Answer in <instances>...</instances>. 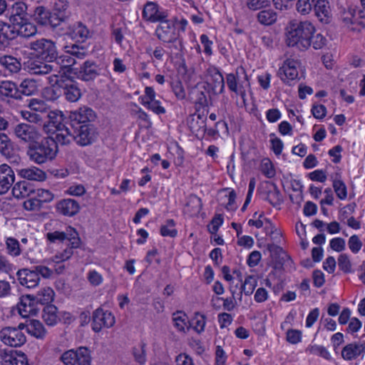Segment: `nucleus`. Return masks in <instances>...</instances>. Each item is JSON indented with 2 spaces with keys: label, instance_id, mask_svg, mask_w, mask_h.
<instances>
[{
  "label": "nucleus",
  "instance_id": "obj_1",
  "mask_svg": "<svg viewBox=\"0 0 365 365\" xmlns=\"http://www.w3.org/2000/svg\"><path fill=\"white\" fill-rule=\"evenodd\" d=\"M315 31L314 26L309 21H291L287 34V43L302 51L307 50L311 46V38Z\"/></svg>",
  "mask_w": 365,
  "mask_h": 365
},
{
  "label": "nucleus",
  "instance_id": "obj_2",
  "mask_svg": "<svg viewBox=\"0 0 365 365\" xmlns=\"http://www.w3.org/2000/svg\"><path fill=\"white\" fill-rule=\"evenodd\" d=\"M58 152V147L56 146L53 137L48 136L39 141L35 140L29 143L27 155L31 161L37 164H43L53 160Z\"/></svg>",
  "mask_w": 365,
  "mask_h": 365
},
{
  "label": "nucleus",
  "instance_id": "obj_3",
  "mask_svg": "<svg viewBox=\"0 0 365 365\" xmlns=\"http://www.w3.org/2000/svg\"><path fill=\"white\" fill-rule=\"evenodd\" d=\"M53 83L52 91L55 98L63 96L67 101L74 103L81 97L78 83L71 76H51L48 78Z\"/></svg>",
  "mask_w": 365,
  "mask_h": 365
},
{
  "label": "nucleus",
  "instance_id": "obj_4",
  "mask_svg": "<svg viewBox=\"0 0 365 365\" xmlns=\"http://www.w3.org/2000/svg\"><path fill=\"white\" fill-rule=\"evenodd\" d=\"M29 48L32 54L47 62L54 61L58 56L56 43L50 39L42 38L31 41Z\"/></svg>",
  "mask_w": 365,
  "mask_h": 365
},
{
  "label": "nucleus",
  "instance_id": "obj_5",
  "mask_svg": "<svg viewBox=\"0 0 365 365\" xmlns=\"http://www.w3.org/2000/svg\"><path fill=\"white\" fill-rule=\"evenodd\" d=\"M67 130L72 135L73 140L80 146L91 145L98 137V133L92 124H83L76 128L71 127Z\"/></svg>",
  "mask_w": 365,
  "mask_h": 365
},
{
  "label": "nucleus",
  "instance_id": "obj_6",
  "mask_svg": "<svg viewBox=\"0 0 365 365\" xmlns=\"http://www.w3.org/2000/svg\"><path fill=\"white\" fill-rule=\"evenodd\" d=\"M60 359L64 365H91V351L86 346L68 350Z\"/></svg>",
  "mask_w": 365,
  "mask_h": 365
},
{
  "label": "nucleus",
  "instance_id": "obj_7",
  "mask_svg": "<svg viewBox=\"0 0 365 365\" xmlns=\"http://www.w3.org/2000/svg\"><path fill=\"white\" fill-rule=\"evenodd\" d=\"M96 118V112L91 108L83 106L71 111L68 115V125L76 127L83 124H91Z\"/></svg>",
  "mask_w": 365,
  "mask_h": 365
},
{
  "label": "nucleus",
  "instance_id": "obj_8",
  "mask_svg": "<svg viewBox=\"0 0 365 365\" xmlns=\"http://www.w3.org/2000/svg\"><path fill=\"white\" fill-rule=\"evenodd\" d=\"M46 238L51 243L63 242L67 240L73 247H78L81 242L78 232L71 227H67L65 231L48 232Z\"/></svg>",
  "mask_w": 365,
  "mask_h": 365
},
{
  "label": "nucleus",
  "instance_id": "obj_9",
  "mask_svg": "<svg viewBox=\"0 0 365 365\" xmlns=\"http://www.w3.org/2000/svg\"><path fill=\"white\" fill-rule=\"evenodd\" d=\"M0 339L6 345L17 347L23 345L26 339L24 334L16 327H4L0 331Z\"/></svg>",
  "mask_w": 365,
  "mask_h": 365
},
{
  "label": "nucleus",
  "instance_id": "obj_10",
  "mask_svg": "<svg viewBox=\"0 0 365 365\" xmlns=\"http://www.w3.org/2000/svg\"><path fill=\"white\" fill-rule=\"evenodd\" d=\"M64 115L60 110H48L45 115L43 130L46 133H55L68 125V121L63 123Z\"/></svg>",
  "mask_w": 365,
  "mask_h": 365
},
{
  "label": "nucleus",
  "instance_id": "obj_11",
  "mask_svg": "<svg viewBox=\"0 0 365 365\" xmlns=\"http://www.w3.org/2000/svg\"><path fill=\"white\" fill-rule=\"evenodd\" d=\"M33 17L34 21L40 26H49L53 30L60 26L53 13L45 6H36L34 11Z\"/></svg>",
  "mask_w": 365,
  "mask_h": 365
},
{
  "label": "nucleus",
  "instance_id": "obj_12",
  "mask_svg": "<svg viewBox=\"0 0 365 365\" xmlns=\"http://www.w3.org/2000/svg\"><path fill=\"white\" fill-rule=\"evenodd\" d=\"M92 328L98 332L103 327H111L114 324V316L110 312L103 311V309H96L93 314Z\"/></svg>",
  "mask_w": 365,
  "mask_h": 365
},
{
  "label": "nucleus",
  "instance_id": "obj_13",
  "mask_svg": "<svg viewBox=\"0 0 365 365\" xmlns=\"http://www.w3.org/2000/svg\"><path fill=\"white\" fill-rule=\"evenodd\" d=\"M158 22L160 24L156 27L155 34L163 43L170 41L172 39L175 40V36L180 34L176 31L175 25L167 18Z\"/></svg>",
  "mask_w": 365,
  "mask_h": 365
},
{
  "label": "nucleus",
  "instance_id": "obj_14",
  "mask_svg": "<svg viewBox=\"0 0 365 365\" xmlns=\"http://www.w3.org/2000/svg\"><path fill=\"white\" fill-rule=\"evenodd\" d=\"M168 16L167 11L160 8L155 2L148 1L143 10V18L150 22L155 23Z\"/></svg>",
  "mask_w": 365,
  "mask_h": 365
},
{
  "label": "nucleus",
  "instance_id": "obj_15",
  "mask_svg": "<svg viewBox=\"0 0 365 365\" xmlns=\"http://www.w3.org/2000/svg\"><path fill=\"white\" fill-rule=\"evenodd\" d=\"M74 74L83 81H93L100 74V68L94 61H86L75 71Z\"/></svg>",
  "mask_w": 365,
  "mask_h": 365
},
{
  "label": "nucleus",
  "instance_id": "obj_16",
  "mask_svg": "<svg viewBox=\"0 0 365 365\" xmlns=\"http://www.w3.org/2000/svg\"><path fill=\"white\" fill-rule=\"evenodd\" d=\"M299 62L296 60L288 58L279 70V75L282 81L284 83H289V81H294L298 77L297 66Z\"/></svg>",
  "mask_w": 365,
  "mask_h": 365
},
{
  "label": "nucleus",
  "instance_id": "obj_17",
  "mask_svg": "<svg viewBox=\"0 0 365 365\" xmlns=\"http://www.w3.org/2000/svg\"><path fill=\"white\" fill-rule=\"evenodd\" d=\"M0 153L5 156L11 163H18L20 157L16 153L13 143L5 133H0Z\"/></svg>",
  "mask_w": 365,
  "mask_h": 365
},
{
  "label": "nucleus",
  "instance_id": "obj_18",
  "mask_svg": "<svg viewBox=\"0 0 365 365\" xmlns=\"http://www.w3.org/2000/svg\"><path fill=\"white\" fill-rule=\"evenodd\" d=\"M14 133L19 139L29 143L34 142L38 136L36 128L27 123L16 125L14 128Z\"/></svg>",
  "mask_w": 365,
  "mask_h": 365
},
{
  "label": "nucleus",
  "instance_id": "obj_19",
  "mask_svg": "<svg viewBox=\"0 0 365 365\" xmlns=\"http://www.w3.org/2000/svg\"><path fill=\"white\" fill-rule=\"evenodd\" d=\"M56 63L59 65L60 70L58 76H71L70 75L73 73L77 68H73V66L76 63L75 58L70 56V54L66 50L65 54L60 56H57Z\"/></svg>",
  "mask_w": 365,
  "mask_h": 365
},
{
  "label": "nucleus",
  "instance_id": "obj_20",
  "mask_svg": "<svg viewBox=\"0 0 365 365\" xmlns=\"http://www.w3.org/2000/svg\"><path fill=\"white\" fill-rule=\"evenodd\" d=\"M53 14L56 18L59 25L65 23L71 16L69 2L68 0H53Z\"/></svg>",
  "mask_w": 365,
  "mask_h": 365
},
{
  "label": "nucleus",
  "instance_id": "obj_21",
  "mask_svg": "<svg viewBox=\"0 0 365 365\" xmlns=\"http://www.w3.org/2000/svg\"><path fill=\"white\" fill-rule=\"evenodd\" d=\"M17 37L14 23L7 24L0 21V49L5 48L11 41Z\"/></svg>",
  "mask_w": 365,
  "mask_h": 365
},
{
  "label": "nucleus",
  "instance_id": "obj_22",
  "mask_svg": "<svg viewBox=\"0 0 365 365\" xmlns=\"http://www.w3.org/2000/svg\"><path fill=\"white\" fill-rule=\"evenodd\" d=\"M16 276L19 283L27 288L36 287L40 281V277H38L37 272L35 270L30 269H19Z\"/></svg>",
  "mask_w": 365,
  "mask_h": 365
},
{
  "label": "nucleus",
  "instance_id": "obj_23",
  "mask_svg": "<svg viewBox=\"0 0 365 365\" xmlns=\"http://www.w3.org/2000/svg\"><path fill=\"white\" fill-rule=\"evenodd\" d=\"M15 180L13 170L6 164L0 165V195L5 194Z\"/></svg>",
  "mask_w": 365,
  "mask_h": 365
},
{
  "label": "nucleus",
  "instance_id": "obj_24",
  "mask_svg": "<svg viewBox=\"0 0 365 365\" xmlns=\"http://www.w3.org/2000/svg\"><path fill=\"white\" fill-rule=\"evenodd\" d=\"M36 304L34 295L27 294L22 296L17 304L19 313L23 317L36 315L37 314V309L35 308Z\"/></svg>",
  "mask_w": 365,
  "mask_h": 365
},
{
  "label": "nucleus",
  "instance_id": "obj_25",
  "mask_svg": "<svg viewBox=\"0 0 365 365\" xmlns=\"http://www.w3.org/2000/svg\"><path fill=\"white\" fill-rule=\"evenodd\" d=\"M66 34L77 42H84L90 36L89 30L80 21L69 26Z\"/></svg>",
  "mask_w": 365,
  "mask_h": 365
},
{
  "label": "nucleus",
  "instance_id": "obj_26",
  "mask_svg": "<svg viewBox=\"0 0 365 365\" xmlns=\"http://www.w3.org/2000/svg\"><path fill=\"white\" fill-rule=\"evenodd\" d=\"M314 9L315 15L317 16L319 21L325 24H327L331 22L332 19V14L329 2L328 1H316L314 6Z\"/></svg>",
  "mask_w": 365,
  "mask_h": 365
},
{
  "label": "nucleus",
  "instance_id": "obj_27",
  "mask_svg": "<svg viewBox=\"0 0 365 365\" xmlns=\"http://www.w3.org/2000/svg\"><path fill=\"white\" fill-rule=\"evenodd\" d=\"M1 365H28L27 357L22 353L18 356L11 351L0 348Z\"/></svg>",
  "mask_w": 365,
  "mask_h": 365
},
{
  "label": "nucleus",
  "instance_id": "obj_28",
  "mask_svg": "<svg viewBox=\"0 0 365 365\" xmlns=\"http://www.w3.org/2000/svg\"><path fill=\"white\" fill-rule=\"evenodd\" d=\"M56 210L65 216L71 217L78 212L80 206L76 200L68 198L60 200L56 204Z\"/></svg>",
  "mask_w": 365,
  "mask_h": 365
},
{
  "label": "nucleus",
  "instance_id": "obj_29",
  "mask_svg": "<svg viewBox=\"0 0 365 365\" xmlns=\"http://www.w3.org/2000/svg\"><path fill=\"white\" fill-rule=\"evenodd\" d=\"M13 23L16 26L17 36L29 38L34 36L37 32L36 26L29 22L26 18L19 21L14 19Z\"/></svg>",
  "mask_w": 365,
  "mask_h": 365
},
{
  "label": "nucleus",
  "instance_id": "obj_30",
  "mask_svg": "<svg viewBox=\"0 0 365 365\" xmlns=\"http://www.w3.org/2000/svg\"><path fill=\"white\" fill-rule=\"evenodd\" d=\"M0 97L1 100L6 98L19 100L18 85L11 81H3L0 83Z\"/></svg>",
  "mask_w": 365,
  "mask_h": 365
},
{
  "label": "nucleus",
  "instance_id": "obj_31",
  "mask_svg": "<svg viewBox=\"0 0 365 365\" xmlns=\"http://www.w3.org/2000/svg\"><path fill=\"white\" fill-rule=\"evenodd\" d=\"M362 353H365L364 344L351 343L342 349L341 356L346 361H351L356 359Z\"/></svg>",
  "mask_w": 365,
  "mask_h": 365
},
{
  "label": "nucleus",
  "instance_id": "obj_32",
  "mask_svg": "<svg viewBox=\"0 0 365 365\" xmlns=\"http://www.w3.org/2000/svg\"><path fill=\"white\" fill-rule=\"evenodd\" d=\"M26 329L29 334L38 339H43L46 335V329L38 320H29L26 325Z\"/></svg>",
  "mask_w": 365,
  "mask_h": 365
},
{
  "label": "nucleus",
  "instance_id": "obj_33",
  "mask_svg": "<svg viewBox=\"0 0 365 365\" xmlns=\"http://www.w3.org/2000/svg\"><path fill=\"white\" fill-rule=\"evenodd\" d=\"M202 207V200L196 195H190L187 198L185 212L190 216H195L200 213Z\"/></svg>",
  "mask_w": 365,
  "mask_h": 365
},
{
  "label": "nucleus",
  "instance_id": "obj_34",
  "mask_svg": "<svg viewBox=\"0 0 365 365\" xmlns=\"http://www.w3.org/2000/svg\"><path fill=\"white\" fill-rule=\"evenodd\" d=\"M26 4L22 1H17L11 5L10 9V16L9 21L13 23L14 19H16L18 21L24 19H26Z\"/></svg>",
  "mask_w": 365,
  "mask_h": 365
},
{
  "label": "nucleus",
  "instance_id": "obj_35",
  "mask_svg": "<svg viewBox=\"0 0 365 365\" xmlns=\"http://www.w3.org/2000/svg\"><path fill=\"white\" fill-rule=\"evenodd\" d=\"M34 192L35 190L33 189L30 183L25 180L16 183L12 189L13 195L16 198H24Z\"/></svg>",
  "mask_w": 365,
  "mask_h": 365
},
{
  "label": "nucleus",
  "instance_id": "obj_36",
  "mask_svg": "<svg viewBox=\"0 0 365 365\" xmlns=\"http://www.w3.org/2000/svg\"><path fill=\"white\" fill-rule=\"evenodd\" d=\"M0 64L11 73H16L21 68V62L11 56H0Z\"/></svg>",
  "mask_w": 365,
  "mask_h": 365
},
{
  "label": "nucleus",
  "instance_id": "obj_37",
  "mask_svg": "<svg viewBox=\"0 0 365 365\" xmlns=\"http://www.w3.org/2000/svg\"><path fill=\"white\" fill-rule=\"evenodd\" d=\"M29 72L34 75H46L53 70V66L45 62L31 61L28 62Z\"/></svg>",
  "mask_w": 365,
  "mask_h": 365
},
{
  "label": "nucleus",
  "instance_id": "obj_38",
  "mask_svg": "<svg viewBox=\"0 0 365 365\" xmlns=\"http://www.w3.org/2000/svg\"><path fill=\"white\" fill-rule=\"evenodd\" d=\"M226 82L230 91L239 95L243 100H245L247 87L244 86V84H242V87H241V84H238V81H237V78H235L233 73L227 74Z\"/></svg>",
  "mask_w": 365,
  "mask_h": 365
},
{
  "label": "nucleus",
  "instance_id": "obj_39",
  "mask_svg": "<svg viewBox=\"0 0 365 365\" xmlns=\"http://www.w3.org/2000/svg\"><path fill=\"white\" fill-rule=\"evenodd\" d=\"M19 175L29 180L43 181L46 179V173L36 167L21 169L19 170Z\"/></svg>",
  "mask_w": 365,
  "mask_h": 365
},
{
  "label": "nucleus",
  "instance_id": "obj_40",
  "mask_svg": "<svg viewBox=\"0 0 365 365\" xmlns=\"http://www.w3.org/2000/svg\"><path fill=\"white\" fill-rule=\"evenodd\" d=\"M42 318L48 326H54L59 320L57 315V307L53 304H48L43 307Z\"/></svg>",
  "mask_w": 365,
  "mask_h": 365
},
{
  "label": "nucleus",
  "instance_id": "obj_41",
  "mask_svg": "<svg viewBox=\"0 0 365 365\" xmlns=\"http://www.w3.org/2000/svg\"><path fill=\"white\" fill-rule=\"evenodd\" d=\"M19 93V100L22 99L23 96H29L34 95L37 91V86L35 81L31 79H24L18 86Z\"/></svg>",
  "mask_w": 365,
  "mask_h": 365
},
{
  "label": "nucleus",
  "instance_id": "obj_42",
  "mask_svg": "<svg viewBox=\"0 0 365 365\" xmlns=\"http://www.w3.org/2000/svg\"><path fill=\"white\" fill-rule=\"evenodd\" d=\"M54 292L51 287H44L34 296L36 303L48 305L53 300Z\"/></svg>",
  "mask_w": 365,
  "mask_h": 365
},
{
  "label": "nucleus",
  "instance_id": "obj_43",
  "mask_svg": "<svg viewBox=\"0 0 365 365\" xmlns=\"http://www.w3.org/2000/svg\"><path fill=\"white\" fill-rule=\"evenodd\" d=\"M209 73L211 76L212 89L215 90L219 88V93H222L225 89V81L222 73L216 68L210 69Z\"/></svg>",
  "mask_w": 365,
  "mask_h": 365
},
{
  "label": "nucleus",
  "instance_id": "obj_44",
  "mask_svg": "<svg viewBox=\"0 0 365 365\" xmlns=\"http://www.w3.org/2000/svg\"><path fill=\"white\" fill-rule=\"evenodd\" d=\"M165 43L168 44L167 48L169 51L167 52V54L169 56H172L173 55L177 56L183 49L182 39L180 38V34L175 36V40L172 39L170 41H165Z\"/></svg>",
  "mask_w": 365,
  "mask_h": 365
},
{
  "label": "nucleus",
  "instance_id": "obj_45",
  "mask_svg": "<svg viewBox=\"0 0 365 365\" xmlns=\"http://www.w3.org/2000/svg\"><path fill=\"white\" fill-rule=\"evenodd\" d=\"M277 18V13L273 10H262L257 14V19L261 24L272 25L274 24Z\"/></svg>",
  "mask_w": 365,
  "mask_h": 365
},
{
  "label": "nucleus",
  "instance_id": "obj_46",
  "mask_svg": "<svg viewBox=\"0 0 365 365\" xmlns=\"http://www.w3.org/2000/svg\"><path fill=\"white\" fill-rule=\"evenodd\" d=\"M67 128H71V126L67 125L62 130H56L58 133L56 134L55 137H53V140L55 141L56 146H58V144L64 145H68L71 143L73 136L68 133Z\"/></svg>",
  "mask_w": 365,
  "mask_h": 365
},
{
  "label": "nucleus",
  "instance_id": "obj_47",
  "mask_svg": "<svg viewBox=\"0 0 365 365\" xmlns=\"http://www.w3.org/2000/svg\"><path fill=\"white\" fill-rule=\"evenodd\" d=\"M145 346V343L141 342L138 346H136L133 349V354L135 358V361L140 365L145 364L146 361Z\"/></svg>",
  "mask_w": 365,
  "mask_h": 365
},
{
  "label": "nucleus",
  "instance_id": "obj_48",
  "mask_svg": "<svg viewBox=\"0 0 365 365\" xmlns=\"http://www.w3.org/2000/svg\"><path fill=\"white\" fill-rule=\"evenodd\" d=\"M175 222L173 220H168L165 225L160 227V232L163 237H175L178 230L175 228Z\"/></svg>",
  "mask_w": 365,
  "mask_h": 365
},
{
  "label": "nucleus",
  "instance_id": "obj_49",
  "mask_svg": "<svg viewBox=\"0 0 365 365\" xmlns=\"http://www.w3.org/2000/svg\"><path fill=\"white\" fill-rule=\"evenodd\" d=\"M257 278L254 275L247 276L245 278V282L241 285V292H244L245 295H250L252 294L257 286Z\"/></svg>",
  "mask_w": 365,
  "mask_h": 365
},
{
  "label": "nucleus",
  "instance_id": "obj_50",
  "mask_svg": "<svg viewBox=\"0 0 365 365\" xmlns=\"http://www.w3.org/2000/svg\"><path fill=\"white\" fill-rule=\"evenodd\" d=\"M187 318L186 314L181 311H178L173 314L174 326L178 331L185 332Z\"/></svg>",
  "mask_w": 365,
  "mask_h": 365
},
{
  "label": "nucleus",
  "instance_id": "obj_51",
  "mask_svg": "<svg viewBox=\"0 0 365 365\" xmlns=\"http://www.w3.org/2000/svg\"><path fill=\"white\" fill-rule=\"evenodd\" d=\"M332 185L336 196L340 200H345L347 197V188L341 180L334 179Z\"/></svg>",
  "mask_w": 365,
  "mask_h": 365
},
{
  "label": "nucleus",
  "instance_id": "obj_52",
  "mask_svg": "<svg viewBox=\"0 0 365 365\" xmlns=\"http://www.w3.org/2000/svg\"><path fill=\"white\" fill-rule=\"evenodd\" d=\"M65 49L70 54V56L73 58L76 57L78 58L82 59L86 55V50L84 46H80L76 43H73L70 46H66Z\"/></svg>",
  "mask_w": 365,
  "mask_h": 365
},
{
  "label": "nucleus",
  "instance_id": "obj_53",
  "mask_svg": "<svg viewBox=\"0 0 365 365\" xmlns=\"http://www.w3.org/2000/svg\"><path fill=\"white\" fill-rule=\"evenodd\" d=\"M316 0H298L296 8L297 11L302 14H308L314 6Z\"/></svg>",
  "mask_w": 365,
  "mask_h": 365
},
{
  "label": "nucleus",
  "instance_id": "obj_54",
  "mask_svg": "<svg viewBox=\"0 0 365 365\" xmlns=\"http://www.w3.org/2000/svg\"><path fill=\"white\" fill-rule=\"evenodd\" d=\"M29 107L32 112H38L42 114H46L48 111V107L45 102L41 100L33 98L30 100Z\"/></svg>",
  "mask_w": 365,
  "mask_h": 365
},
{
  "label": "nucleus",
  "instance_id": "obj_55",
  "mask_svg": "<svg viewBox=\"0 0 365 365\" xmlns=\"http://www.w3.org/2000/svg\"><path fill=\"white\" fill-rule=\"evenodd\" d=\"M45 115L41 113H37L32 111L23 112V116L25 119L31 123H38L43 127V123H45Z\"/></svg>",
  "mask_w": 365,
  "mask_h": 365
},
{
  "label": "nucleus",
  "instance_id": "obj_56",
  "mask_svg": "<svg viewBox=\"0 0 365 365\" xmlns=\"http://www.w3.org/2000/svg\"><path fill=\"white\" fill-rule=\"evenodd\" d=\"M307 351L312 354L319 356L327 360H330L331 358L329 351L323 346L311 345L308 347Z\"/></svg>",
  "mask_w": 365,
  "mask_h": 365
},
{
  "label": "nucleus",
  "instance_id": "obj_57",
  "mask_svg": "<svg viewBox=\"0 0 365 365\" xmlns=\"http://www.w3.org/2000/svg\"><path fill=\"white\" fill-rule=\"evenodd\" d=\"M341 20L345 26L351 29V25H354L356 22L355 10L349 9L344 11L341 14Z\"/></svg>",
  "mask_w": 365,
  "mask_h": 365
},
{
  "label": "nucleus",
  "instance_id": "obj_58",
  "mask_svg": "<svg viewBox=\"0 0 365 365\" xmlns=\"http://www.w3.org/2000/svg\"><path fill=\"white\" fill-rule=\"evenodd\" d=\"M233 75L235 76V78H237L238 84H241V87H242V84H244L247 88L250 87L248 76L244 67L238 66L235 69V73H233Z\"/></svg>",
  "mask_w": 365,
  "mask_h": 365
},
{
  "label": "nucleus",
  "instance_id": "obj_59",
  "mask_svg": "<svg viewBox=\"0 0 365 365\" xmlns=\"http://www.w3.org/2000/svg\"><path fill=\"white\" fill-rule=\"evenodd\" d=\"M143 105L158 115L164 114L165 113V108L162 106L160 102L155 98L150 101H145L143 102Z\"/></svg>",
  "mask_w": 365,
  "mask_h": 365
},
{
  "label": "nucleus",
  "instance_id": "obj_60",
  "mask_svg": "<svg viewBox=\"0 0 365 365\" xmlns=\"http://www.w3.org/2000/svg\"><path fill=\"white\" fill-rule=\"evenodd\" d=\"M338 266L344 273L351 272V263L346 254H341L338 257Z\"/></svg>",
  "mask_w": 365,
  "mask_h": 365
},
{
  "label": "nucleus",
  "instance_id": "obj_61",
  "mask_svg": "<svg viewBox=\"0 0 365 365\" xmlns=\"http://www.w3.org/2000/svg\"><path fill=\"white\" fill-rule=\"evenodd\" d=\"M8 253L13 256H19L21 253L19 242L17 240L10 237L6 240Z\"/></svg>",
  "mask_w": 365,
  "mask_h": 365
},
{
  "label": "nucleus",
  "instance_id": "obj_62",
  "mask_svg": "<svg viewBox=\"0 0 365 365\" xmlns=\"http://www.w3.org/2000/svg\"><path fill=\"white\" fill-rule=\"evenodd\" d=\"M34 193L41 205L43 202H49L53 199V195L48 190L38 189Z\"/></svg>",
  "mask_w": 365,
  "mask_h": 365
},
{
  "label": "nucleus",
  "instance_id": "obj_63",
  "mask_svg": "<svg viewBox=\"0 0 365 365\" xmlns=\"http://www.w3.org/2000/svg\"><path fill=\"white\" fill-rule=\"evenodd\" d=\"M327 40L321 34H312L311 38V46L316 50L321 49L326 46Z\"/></svg>",
  "mask_w": 365,
  "mask_h": 365
},
{
  "label": "nucleus",
  "instance_id": "obj_64",
  "mask_svg": "<svg viewBox=\"0 0 365 365\" xmlns=\"http://www.w3.org/2000/svg\"><path fill=\"white\" fill-rule=\"evenodd\" d=\"M171 87L175 96L178 100H183L185 98L186 93L181 81H176L172 82Z\"/></svg>",
  "mask_w": 365,
  "mask_h": 365
}]
</instances>
